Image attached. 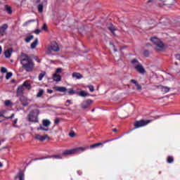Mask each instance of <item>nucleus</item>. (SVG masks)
Wrapping results in <instances>:
<instances>
[{"instance_id":"f257e3e1","label":"nucleus","mask_w":180,"mask_h":180,"mask_svg":"<svg viewBox=\"0 0 180 180\" xmlns=\"http://www.w3.org/2000/svg\"><path fill=\"white\" fill-rule=\"evenodd\" d=\"M20 63L26 72H33L36 65L30 56L22 52L20 55Z\"/></svg>"},{"instance_id":"f03ea898","label":"nucleus","mask_w":180,"mask_h":180,"mask_svg":"<svg viewBox=\"0 0 180 180\" xmlns=\"http://www.w3.org/2000/svg\"><path fill=\"white\" fill-rule=\"evenodd\" d=\"M150 2H154L160 6H167V8H171L176 4V0H148V4H150Z\"/></svg>"},{"instance_id":"7ed1b4c3","label":"nucleus","mask_w":180,"mask_h":180,"mask_svg":"<svg viewBox=\"0 0 180 180\" xmlns=\"http://www.w3.org/2000/svg\"><path fill=\"white\" fill-rule=\"evenodd\" d=\"M89 146L86 147H77L70 150H66L63 152L62 155H71L72 154H81V153H84L85 150H88Z\"/></svg>"},{"instance_id":"20e7f679","label":"nucleus","mask_w":180,"mask_h":180,"mask_svg":"<svg viewBox=\"0 0 180 180\" xmlns=\"http://www.w3.org/2000/svg\"><path fill=\"white\" fill-rule=\"evenodd\" d=\"M150 41H152V43H154L155 46V50L157 51H161V50H163L164 49V43H162V41H161L160 39H158V38L154 37L150 38Z\"/></svg>"},{"instance_id":"39448f33","label":"nucleus","mask_w":180,"mask_h":180,"mask_svg":"<svg viewBox=\"0 0 180 180\" xmlns=\"http://www.w3.org/2000/svg\"><path fill=\"white\" fill-rule=\"evenodd\" d=\"M151 122H153L151 120H141L139 121H136L134 126L136 127V129H139V127H144V126H147V124L151 123Z\"/></svg>"},{"instance_id":"423d86ee","label":"nucleus","mask_w":180,"mask_h":180,"mask_svg":"<svg viewBox=\"0 0 180 180\" xmlns=\"http://www.w3.org/2000/svg\"><path fill=\"white\" fill-rule=\"evenodd\" d=\"M52 51H55L56 53H57V51H60V47L58 46V44H57V42L52 43L51 46L48 48L47 54L50 56Z\"/></svg>"},{"instance_id":"0eeeda50","label":"nucleus","mask_w":180,"mask_h":180,"mask_svg":"<svg viewBox=\"0 0 180 180\" xmlns=\"http://www.w3.org/2000/svg\"><path fill=\"white\" fill-rule=\"evenodd\" d=\"M28 120L29 122H32L34 123H37L39 120L37 119V116L34 115V112H30L28 115Z\"/></svg>"},{"instance_id":"6e6552de","label":"nucleus","mask_w":180,"mask_h":180,"mask_svg":"<svg viewBox=\"0 0 180 180\" xmlns=\"http://www.w3.org/2000/svg\"><path fill=\"white\" fill-rule=\"evenodd\" d=\"M134 68L139 74L144 75V73L146 72V69H144V67L143 66V65H141V63L136 65L134 66Z\"/></svg>"},{"instance_id":"1a4fd4ad","label":"nucleus","mask_w":180,"mask_h":180,"mask_svg":"<svg viewBox=\"0 0 180 180\" xmlns=\"http://www.w3.org/2000/svg\"><path fill=\"white\" fill-rule=\"evenodd\" d=\"M91 105H92V101L90 99H88L82 103L81 108L82 109H88V108L91 106Z\"/></svg>"},{"instance_id":"9d476101","label":"nucleus","mask_w":180,"mask_h":180,"mask_svg":"<svg viewBox=\"0 0 180 180\" xmlns=\"http://www.w3.org/2000/svg\"><path fill=\"white\" fill-rule=\"evenodd\" d=\"M8 27V24H4L3 25L0 26V37L5 36Z\"/></svg>"},{"instance_id":"9b49d317","label":"nucleus","mask_w":180,"mask_h":180,"mask_svg":"<svg viewBox=\"0 0 180 180\" xmlns=\"http://www.w3.org/2000/svg\"><path fill=\"white\" fill-rule=\"evenodd\" d=\"M109 141H112V139L104 141L102 143H94L89 146V148H96L97 147H101V146H103L104 144H106V143H109Z\"/></svg>"},{"instance_id":"f8f14e48","label":"nucleus","mask_w":180,"mask_h":180,"mask_svg":"<svg viewBox=\"0 0 180 180\" xmlns=\"http://www.w3.org/2000/svg\"><path fill=\"white\" fill-rule=\"evenodd\" d=\"M36 140H39V141H44V140H50V137H49V135L45 134L44 136H41L40 134H36L35 135Z\"/></svg>"},{"instance_id":"ddd939ff","label":"nucleus","mask_w":180,"mask_h":180,"mask_svg":"<svg viewBox=\"0 0 180 180\" xmlns=\"http://www.w3.org/2000/svg\"><path fill=\"white\" fill-rule=\"evenodd\" d=\"M63 155H49L45 158H41L39 160H46V158H56V160H61V159H63ZM34 160H36L38 159H34Z\"/></svg>"},{"instance_id":"4468645a","label":"nucleus","mask_w":180,"mask_h":180,"mask_svg":"<svg viewBox=\"0 0 180 180\" xmlns=\"http://www.w3.org/2000/svg\"><path fill=\"white\" fill-rule=\"evenodd\" d=\"M27 101V98L24 96L20 98V102H21V105H22V106H29V102Z\"/></svg>"},{"instance_id":"2eb2a0df","label":"nucleus","mask_w":180,"mask_h":180,"mask_svg":"<svg viewBox=\"0 0 180 180\" xmlns=\"http://www.w3.org/2000/svg\"><path fill=\"white\" fill-rule=\"evenodd\" d=\"M23 91H25V87L21 84L17 89V96L23 95Z\"/></svg>"},{"instance_id":"dca6fc26","label":"nucleus","mask_w":180,"mask_h":180,"mask_svg":"<svg viewBox=\"0 0 180 180\" xmlns=\"http://www.w3.org/2000/svg\"><path fill=\"white\" fill-rule=\"evenodd\" d=\"M130 82H131V84H134V85L136 86V90L137 91H141V89H142L141 85H140L139 84V82H137V80L131 79Z\"/></svg>"},{"instance_id":"f3484780","label":"nucleus","mask_w":180,"mask_h":180,"mask_svg":"<svg viewBox=\"0 0 180 180\" xmlns=\"http://www.w3.org/2000/svg\"><path fill=\"white\" fill-rule=\"evenodd\" d=\"M53 79L56 82H60V81H61V75H60L57 73H55L53 75Z\"/></svg>"},{"instance_id":"a211bd4d","label":"nucleus","mask_w":180,"mask_h":180,"mask_svg":"<svg viewBox=\"0 0 180 180\" xmlns=\"http://www.w3.org/2000/svg\"><path fill=\"white\" fill-rule=\"evenodd\" d=\"M54 89L58 92H67V88L65 86H56Z\"/></svg>"},{"instance_id":"6ab92c4d","label":"nucleus","mask_w":180,"mask_h":180,"mask_svg":"<svg viewBox=\"0 0 180 180\" xmlns=\"http://www.w3.org/2000/svg\"><path fill=\"white\" fill-rule=\"evenodd\" d=\"M12 49H9L4 52V56L6 58H11V56H12Z\"/></svg>"},{"instance_id":"aec40b11","label":"nucleus","mask_w":180,"mask_h":180,"mask_svg":"<svg viewBox=\"0 0 180 180\" xmlns=\"http://www.w3.org/2000/svg\"><path fill=\"white\" fill-rule=\"evenodd\" d=\"M72 76L73 78H76V79H81L83 78L82 75L79 72H73Z\"/></svg>"},{"instance_id":"412c9836","label":"nucleus","mask_w":180,"mask_h":180,"mask_svg":"<svg viewBox=\"0 0 180 180\" xmlns=\"http://www.w3.org/2000/svg\"><path fill=\"white\" fill-rule=\"evenodd\" d=\"M37 44H39V39L36 38L35 40L31 44V49L34 50V49L37 47Z\"/></svg>"},{"instance_id":"4be33fe9","label":"nucleus","mask_w":180,"mask_h":180,"mask_svg":"<svg viewBox=\"0 0 180 180\" xmlns=\"http://www.w3.org/2000/svg\"><path fill=\"white\" fill-rule=\"evenodd\" d=\"M5 11H6L7 13H8V15H12V7H11V6L9 5H6L4 7Z\"/></svg>"},{"instance_id":"5701e85b","label":"nucleus","mask_w":180,"mask_h":180,"mask_svg":"<svg viewBox=\"0 0 180 180\" xmlns=\"http://www.w3.org/2000/svg\"><path fill=\"white\" fill-rule=\"evenodd\" d=\"M24 88H27V89H30V88L32 87V85L30 84V83H29L27 81H25L22 83V84H21Z\"/></svg>"},{"instance_id":"b1692460","label":"nucleus","mask_w":180,"mask_h":180,"mask_svg":"<svg viewBox=\"0 0 180 180\" xmlns=\"http://www.w3.org/2000/svg\"><path fill=\"white\" fill-rule=\"evenodd\" d=\"M79 96H82L83 98H86V96H89V94L85 91H81L78 93Z\"/></svg>"},{"instance_id":"393cba45","label":"nucleus","mask_w":180,"mask_h":180,"mask_svg":"<svg viewBox=\"0 0 180 180\" xmlns=\"http://www.w3.org/2000/svg\"><path fill=\"white\" fill-rule=\"evenodd\" d=\"M16 178H18L19 180H25V174H23L22 172H20L18 175L15 177V179Z\"/></svg>"},{"instance_id":"a878e982","label":"nucleus","mask_w":180,"mask_h":180,"mask_svg":"<svg viewBox=\"0 0 180 180\" xmlns=\"http://www.w3.org/2000/svg\"><path fill=\"white\" fill-rule=\"evenodd\" d=\"M108 29L111 32V33H114V32L116 30V27H115L113 24H110L108 26Z\"/></svg>"},{"instance_id":"bb28decb","label":"nucleus","mask_w":180,"mask_h":180,"mask_svg":"<svg viewBox=\"0 0 180 180\" xmlns=\"http://www.w3.org/2000/svg\"><path fill=\"white\" fill-rule=\"evenodd\" d=\"M33 39H34V36L30 35L25 39V41H26V43H30Z\"/></svg>"},{"instance_id":"cd10ccee","label":"nucleus","mask_w":180,"mask_h":180,"mask_svg":"<svg viewBox=\"0 0 180 180\" xmlns=\"http://www.w3.org/2000/svg\"><path fill=\"white\" fill-rule=\"evenodd\" d=\"M43 94H44V90L43 89H40L37 94V97L41 98V96H43Z\"/></svg>"},{"instance_id":"c85d7f7f","label":"nucleus","mask_w":180,"mask_h":180,"mask_svg":"<svg viewBox=\"0 0 180 180\" xmlns=\"http://www.w3.org/2000/svg\"><path fill=\"white\" fill-rule=\"evenodd\" d=\"M51 124V122H50V121L49 120H43V125L45 127H49V126H50Z\"/></svg>"},{"instance_id":"c756f323","label":"nucleus","mask_w":180,"mask_h":180,"mask_svg":"<svg viewBox=\"0 0 180 180\" xmlns=\"http://www.w3.org/2000/svg\"><path fill=\"white\" fill-rule=\"evenodd\" d=\"M45 76H46V72H42L41 73H40L38 77L39 81H41Z\"/></svg>"},{"instance_id":"7c9ffc66","label":"nucleus","mask_w":180,"mask_h":180,"mask_svg":"<svg viewBox=\"0 0 180 180\" xmlns=\"http://www.w3.org/2000/svg\"><path fill=\"white\" fill-rule=\"evenodd\" d=\"M167 162L168 164H172L174 162V157L172 156H168L167 159Z\"/></svg>"},{"instance_id":"2f4dec72","label":"nucleus","mask_w":180,"mask_h":180,"mask_svg":"<svg viewBox=\"0 0 180 180\" xmlns=\"http://www.w3.org/2000/svg\"><path fill=\"white\" fill-rule=\"evenodd\" d=\"M4 105L5 106H7V107L12 106V101H11V100H6L4 102Z\"/></svg>"},{"instance_id":"473e14b6","label":"nucleus","mask_w":180,"mask_h":180,"mask_svg":"<svg viewBox=\"0 0 180 180\" xmlns=\"http://www.w3.org/2000/svg\"><path fill=\"white\" fill-rule=\"evenodd\" d=\"M37 130H44V131H49V129L44 128V125H40Z\"/></svg>"},{"instance_id":"72a5a7b5","label":"nucleus","mask_w":180,"mask_h":180,"mask_svg":"<svg viewBox=\"0 0 180 180\" xmlns=\"http://www.w3.org/2000/svg\"><path fill=\"white\" fill-rule=\"evenodd\" d=\"M162 91L163 92H165V94H167V92H169V88L167 86H162Z\"/></svg>"},{"instance_id":"f704fd0d","label":"nucleus","mask_w":180,"mask_h":180,"mask_svg":"<svg viewBox=\"0 0 180 180\" xmlns=\"http://www.w3.org/2000/svg\"><path fill=\"white\" fill-rule=\"evenodd\" d=\"M144 57H150V51L148 50L143 51Z\"/></svg>"},{"instance_id":"c9c22d12","label":"nucleus","mask_w":180,"mask_h":180,"mask_svg":"<svg viewBox=\"0 0 180 180\" xmlns=\"http://www.w3.org/2000/svg\"><path fill=\"white\" fill-rule=\"evenodd\" d=\"M75 94V91L74 89H68V95H74Z\"/></svg>"},{"instance_id":"e433bc0d","label":"nucleus","mask_w":180,"mask_h":180,"mask_svg":"<svg viewBox=\"0 0 180 180\" xmlns=\"http://www.w3.org/2000/svg\"><path fill=\"white\" fill-rule=\"evenodd\" d=\"M38 12H39V13L43 12V4H39L38 6Z\"/></svg>"},{"instance_id":"4c0bfd02","label":"nucleus","mask_w":180,"mask_h":180,"mask_svg":"<svg viewBox=\"0 0 180 180\" xmlns=\"http://www.w3.org/2000/svg\"><path fill=\"white\" fill-rule=\"evenodd\" d=\"M131 64L134 65V64H136L139 65V64H141L140 62L137 60V59H133L131 61Z\"/></svg>"},{"instance_id":"58836bf2","label":"nucleus","mask_w":180,"mask_h":180,"mask_svg":"<svg viewBox=\"0 0 180 180\" xmlns=\"http://www.w3.org/2000/svg\"><path fill=\"white\" fill-rule=\"evenodd\" d=\"M12 72H7L6 75V79H9L10 78L12 77Z\"/></svg>"},{"instance_id":"ea45409f","label":"nucleus","mask_w":180,"mask_h":180,"mask_svg":"<svg viewBox=\"0 0 180 180\" xmlns=\"http://www.w3.org/2000/svg\"><path fill=\"white\" fill-rule=\"evenodd\" d=\"M69 136L72 139L74 137H75L76 134H75V132H74L73 131H71L70 133H69Z\"/></svg>"},{"instance_id":"a19ab883","label":"nucleus","mask_w":180,"mask_h":180,"mask_svg":"<svg viewBox=\"0 0 180 180\" xmlns=\"http://www.w3.org/2000/svg\"><path fill=\"white\" fill-rule=\"evenodd\" d=\"M36 22V20H30L25 22L24 25H29V23H33V22Z\"/></svg>"},{"instance_id":"79ce46f5","label":"nucleus","mask_w":180,"mask_h":180,"mask_svg":"<svg viewBox=\"0 0 180 180\" xmlns=\"http://www.w3.org/2000/svg\"><path fill=\"white\" fill-rule=\"evenodd\" d=\"M88 88H89L90 92H94V91H95V88L92 85L88 86Z\"/></svg>"},{"instance_id":"37998d69","label":"nucleus","mask_w":180,"mask_h":180,"mask_svg":"<svg viewBox=\"0 0 180 180\" xmlns=\"http://www.w3.org/2000/svg\"><path fill=\"white\" fill-rule=\"evenodd\" d=\"M62 71H63V68H58L56 69V70L55 72V74H58L60 72H62Z\"/></svg>"},{"instance_id":"c03bdc74","label":"nucleus","mask_w":180,"mask_h":180,"mask_svg":"<svg viewBox=\"0 0 180 180\" xmlns=\"http://www.w3.org/2000/svg\"><path fill=\"white\" fill-rule=\"evenodd\" d=\"M54 123L55 124H58V123H60V118L58 117L56 118L54 120Z\"/></svg>"},{"instance_id":"a18cd8bd","label":"nucleus","mask_w":180,"mask_h":180,"mask_svg":"<svg viewBox=\"0 0 180 180\" xmlns=\"http://www.w3.org/2000/svg\"><path fill=\"white\" fill-rule=\"evenodd\" d=\"M1 71L3 73L8 72V70L6 68H1Z\"/></svg>"},{"instance_id":"49530a36","label":"nucleus","mask_w":180,"mask_h":180,"mask_svg":"<svg viewBox=\"0 0 180 180\" xmlns=\"http://www.w3.org/2000/svg\"><path fill=\"white\" fill-rule=\"evenodd\" d=\"M13 117H15L14 113H13L10 117H5L6 119H13Z\"/></svg>"},{"instance_id":"de8ad7c7","label":"nucleus","mask_w":180,"mask_h":180,"mask_svg":"<svg viewBox=\"0 0 180 180\" xmlns=\"http://www.w3.org/2000/svg\"><path fill=\"white\" fill-rule=\"evenodd\" d=\"M47 30V25L44 24L43 27H42V30Z\"/></svg>"},{"instance_id":"09e8293b","label":"nucleus","mask_w":180,"mask_h":180,"mask_svg":"<svg viewBox=\"0 0 180 180\" xmlns=\"http://www.w3.org/2000/svg\"><path fill=\"white\" fill-rule=\"evenodd\" d=\"M66 103H69V105H72V102H71V100H67Z\"/></svg>"},{"instance_id":"8fccbe9b","label":"nucleus","mask_w":180,"mask_h":180,"mask_svg":"<svg viewBox=\"0 0 180 180\" xmlns=\"http://www.w3.org/2000/svg\"><path fill=\"white\" fill-rule=\"evenodd\" d=\"M34 33H35L36 34H39V33H40V30H36L34 31Z\"/></svg>"},{"instance_id":"3c124183","label":"nucleus","mask_w":180,"mask_h":180,"mask_svg":"<svg viewBox=\"0 0 180 180\" xmlns=\"http://www.w3.org/2000/svg\"><path fill=\"white\" fill-rule=\"evenodd\" d=\"M47 93H48V94H53V90H51V89H47Z\"/></svg>"},{"instance_id":"603ef678","label":"nucleus","mask_w":180,"mask_h":180,"mask_svg":"<svg viewBox=\"0 0 180 180\" xmlns=\"http://www.w3.org/2000/svg\"><path fill=\"white\" fill-rule=\"evenodd\" d=\"M176 58L177 60H179V61H180V55H179V54L176 55Z\"/></svg>"},{"instance_id":"864d4df0","label":"nucleus","mask_w":180,"mask_h":180,"mask_svg":"<svg viewBox=\"0 0 180 180\" xmlns=\"http://www.w3.org/2000/svg\"><path fill=\"white\" fill-rule=\"evenodd\" d=\"M16 123H18V118L13 120V124H16Z\"/></svg>"},{"instance_id":"5fc2aeb1","label":"nucleus","mask_w":180,"mask_h":180,"mask_svg":"<svg viewBox=\"0 0 180 180\" xmlns=\"http://www.w3.org/2000/svg\"><path fill=\"white\" fill-rule=\"evenodd\" d=\"M0 117H5V115H4V113L0 112Z\"/></svg>"},{"instance_id":"6e6d98bb","label":"nucleus","mask_w":180,"mask_h":180,"mask_svg":"<svg viewBox=\"0 0 180 180\" xmlns=\"http://www.w3.org/2000/svg\"><path fill=\"white\" fill-rule=\"evenodd\" d=\"M112 131H113L114 133H117V129H112Z\"/></svg>"},{"instance_id":"4d7b16f0","label":"nucleus","mask_w":180,"mask_h":180,"mask_svg":"<svg viewBox=\"0 0 180 180\" xmlns=\"http://www.w3.org/2000/svg\"><path fill=\"white\" fill-rule=\"evenodd\" d=\"M2 53V46H0V54Z\"/></svg>"},{"instance_id":"13d9d810","label":"nucleus","mask_w":180,"mask_h":180,"mask_svg":"<svg viewBox=\"0 0 180 180\" xmlns=\"http://www.w3.org/2000/svg\"><path fill=\"white\" fill-rule=\"evenodd\" d=\"M2 167H4V165L0 162V168H2Z\"/></svg>"},{"instance_id":"bf43d9fd","label":"nucleus","mask_w":180,"mask_h":180,"mask_svg":"<svg viewBox=\"0 0 180 180\" xmlns=\"http://www.w3.org/2000/svg\"><path fill=\"white\" fill-rule=\"evenodd\" d=\"M174 64H175L176 65H178V62H175Z\"/></svg>"},{"instance_id":"052dcab7","label":"nucleus","mask_w":180,"mask_h":180,"mask_svg":"<svg viewBox=\"0 0 180 180\" xmlns=\"http://www.w3.org/2000/svg\"><path fill=\"white\" fill-rule=\"evenodd\" d=\"M114 51H115V52L117 51V49H114Z\"/></svg>"},{"instance_id":"680f3d73","label":"nucleus","mask_w":180,"mask_h":180,"mask_svg":"<svg viewBox=\"0 0 180 180\" xmlns=\"http://www.w3.org/2000/svg\"><path fill=\"white\" fill-rule=\"evenodd\" d=\"M65 106H70V105H68V104H65Z\"/></svg>"},{"instance_id":"e2e57ef3","label":"nucleus","mask_w":180,"mask_h":180,"mask_svg":"<svg viewBox=\"0 0 180 180\" xmlns=\"http://www.w3.org/2000/svg\"><path fill=\"white\" fill-rule=\"evenodd\" d=\"M95 110H92L91 112H94Z\"/></svg>"},{"instance_id":"0e129e2a","label":"nucleus","mask_w":180,"mask_h":180,"mask_svg":"<svg viewBox=\"0 0 180 180\" xmlns=\"http://www.w3.org/2000/svg\"><path fill=\"white\" fill-rule=\"evenodd\" d=\"M112 46L115 47V45L112 44Z\"/></svg>"},{"instance_id":"69168bd1","label":"nucleus","mask_w":180,"mask_h":180,"mask_svg":"<svg viewBox=\"0 0 180 180\" xmlns=\"http://www.w3.org/2000/svg\"><path fill=\"white\" fill-rule=\"evenodd\" d=\"M3 148H6V147H4Z\"/></svg>"},{"instance_id":"338daca9","label":"nucleus","mask_w":180,"mask_h":180,"mask_svg":"<svg viewBox=\"0 0 180 180\" xmlns=\"http://www.w3.org/2000/svg\"><path fill=\"white\" fill-rule=\"evenodd\" d=\"M2 121H0V123H1Z\"/></svg>"}]
</instances>
